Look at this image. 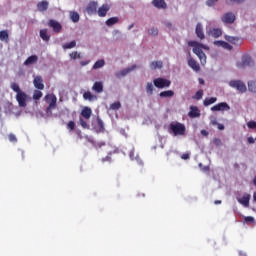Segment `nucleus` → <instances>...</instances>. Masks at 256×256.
Listing matches in <instances>:
<instances>
[{"label": "nucleus", "mask_w": 256, "mask_h": 256, "mask_svg": "<svg viewBox=\"0 0 256 256\" xmlns=\"http://www.w3.org/2000/svg\"><path fill=\"white\" fill-rule=\"evenodd\" d=\"M189 47H193V53L197 55L198 59H200L201 65H205L207 63V55L203 52V49H209V47L197 42V41H189Z\"/></svg>", "instance_id": "f257e3e1"}, {"label": "nucleus", "mask_w": 256, "mask_h": 256, "mask_svg": "<svg viewBox=\"0 0 256 256\" xmlns=\"http://www.w3.org/2000/svg\"><path fill=\"white\" fill-rule=\"evenodd\" d=\"M10 88L14 93H16V101L18 102L19 107H27V93L23 92L19 87V84L12 82Z\"/></svg>", "instance_id": "f03ea898"}, {"label": "nucleus", "mask_w": 256, "mask_h": 256, "mask_svg": "<svg viewBox=\"0 0 256 256\" xmlns=\"http://www.w3.org/2000/svg\"><path fill=\"white\" fill-rule=\"evenodd\" d=\"M187 128L184 124L176 122L169 125V133H173L174 137L185 135Z\"/></svg>", "instance_id": "7ed1b4c3"}, {"label": "nucleus", "mask_w": 256, "mask_h": 256, "mask_svg": "<svg viewBox=\"0 0 256 256\" xmlns=\"http://www.w3.org/2000/svg\"><path fill=\"white\" fill-rule=\"evenodd\" d=\"M229 87L236 89L238 93H247V85H245V82L241 80H231L229 82Z\"/></svg>", "instance_id": "20e7f679"}, {"label": "nucleus", "mask_w": 256, "mask_h": 256, "mask_svg": "<svg viewBox=\"0 0 256 256\" xmlns=\"http://www.w3.org/2000/svg\"><path fill=\"white\" fill-rule=\"evenodd\" d=\"M154 87L157 89H167L171 87V80L165 79V78H155L153 80Z\"/></svg>", "instance_id": "39448f33"}, {"label": "nucleus", "mask_w": 256, "mask_h": 256, "mask_svg": "<svg viewBox=\"0 0 256 256\" xmlns=\"http://www.w3.org/2000/svg\"><path fill=\"white\" fill-rule=\"evenodd\" d=\"M44 99L45 101H50L46 111L47 113H51V110L57 107V96H55V94H48L44 97Z\"/></svg>", "instance_id": "423d86ee"}, {"label": "nucleus", "mask_w": 256, "mask_h": 256, "mask_svg": "<svg viewBox=\"0 0 256 256\" xmlns=\"http://www.w3.org/2000/svg\"><path fill=\"white\" fill-rule=\"evenodd\" d=\"M235 19L236 17L233 12H227L222 16L221 21L222 23H226V25H231L235 23Z\"/></svg>", "instance_id": "0eeeda50"}, {"label": "nucleus", "mask_w": 256, "mask_h": 256, "mask_svg": "<svg viewBox=\"0 0 256 256\" xmlns=\"http://www.w3.org/2000/svg\"><path fill=\"white\" fill-rule=\"evenodd\" d=\"M48 26L53 29L54 33H61V31L63 30V26L57 20H49Z\"/></svg>", "instance_id": "6e6552de"}, {"label": "nucleus", "mask_w": 256, "mask_h": 256, "mask_svg": "<svg viewBox=\"0 0 256 256\" xmlns=\"http://www.w3.org/2000/svg\"><path fill=\"white\" fill-rule=\"evenodd\" d=\"M97 7H99V4L96 1H90L86 7V13L88 15H96Z\"/></svg>", "instance_id": "1a4fd4ad"}, {"label": "nucleus", "mask_w": 256, "mask_h": 256, "mask_svg": "<svg viewBox=\"0 0 256 256\" xmlns=\"http://www.w3.org/2000/svg\"><path fill=\"white\" fill-rule=\"evenodd\" d=\"M230 109L231 106L227 102H221L211 107V111H229Z\"/></svg>", "instance_id": "9d476101"}, {"label": "nucleus", "mask_w": 256, "mask_h": 256, "mask_svg": "<svg viewBox=\"0 0 256 256\" xmlns=\"http://www.w3.org/2000/svg\"><path fill=\"white\" fill-rule=\"evenodd\" d=\"M135 69H137V65L134 64L128 68L122 69L119 72H117L116 77L117 78L125 77V76L129 75V73H131V71H135Z\"/></svg>", "instance_id": "9b49d317"}, {"label": "nucleus", "mask_w": 256, "mask_h": 256, "mask_svg": "<svg viewBox=\"0 0 256 256\" xmlns=\"http://www.w3.org/2000/svg\"><path fill=\"white\" fill-rule=\"evenodd\" d=\"M111 6L109 4H103L101 7L98 8L97 14L99 17H107V13H109Z\"/></svg>", "instance_id": "f8f14e48"}, {"label": "nucleus", "mask_w": 256, "mask_h": 256, "mask_svg": "<svg viewBox=\"0 0 256 256\" xmlns=\"http://www.w3.org/2000/svg\"><path fill=\"white\" fill-rule=\"evenodd\" d=\"M253 65V60L250 56H243L242 62L237 64V67L244 68V67H251Z\"/></svg>", "instance_id": "ddd939ff"}, {"label": "nucleus", "mask_w": 256, "mask_h": 256, "mask_svg": "<svg viewBox=\"0 0 256 256\" xmlns=\"http://www.w3.org/2000/svg\"><path fill=\"white\" fill-rule=\"evenodd\" d=\"M238 203L240 205H243V207H249V201H251V195L250 194H244L241 198H237Z\"/></svg>", "instance_id": "4468645a"}, {"label": "nucleus", "mask_w": 256, "mask_h": 256, "mask_svg": "<svg viewBox=\"0 0 256 256\" xmlns=\"http://www.w3.org/2000/svg\"><path fill=\"white\" fill-rule=\"evenodd\" d=\"M34 87L36 89H39V91H43V89H45V84H43V78L41 76H36L34 78Z\"/></svg>", "instance_id": "2eb2a0df"}, {"label": "nucleus", "mask_w": 256, "mask_h": 256, "mask_svg": "<svg viewBox=\"0 0 256 256\" xmlns=\"http://www.w3.org/2000/svg\"><path fill=\"white\" fill-rule=\"evenodd\" d=\"M224 39L226 41H228V43H231L232 45H241V38L240 37L225 35Z\"/></svg>", "instance_id": "dca6fc26"}, {"label": "nucleus", "mask_w": 256, "mask_h": 256, "mask_svg": "<svg viewBox=\"0 0 256 256\" xmlns=\"http://www.w3.org/2000/svg\"><path fill=\"white\" fill-rule=\"evenodd\" d=\"M36 7L40 13H44V11L49 9V2L47 0L38 2Z\"/></svg>", "instance_id": "f3484780"}, {"label": "nucleus", "mask_w": 256, "mask_h": 256, "mask_svg": "<svg viewBox=\"0 0 256 256\" xmlns=\"http://www.w3.org/2000/svg\"><path fill=\"white\" fill-rule=\"evenodd\" d=\"M195 32L198 39L201 41L205 39V33L203 32V25L201 23H197Z\"/></svg>", "instance_id": "a211bd4d"}, {"label": "nucleus", "mask_w": 256, "mask_h": 256, "mask_svg": "<svg viewBox=\"0 0 256 256\" xmlns=\"http://www.w3.org/2000/svg\"><path fill=\"white\" fill-rule=\"evenodd\" d=\"M188 115L192 119H195L197 117H201V112L199 111V108L197 106H191Z\"/></svg>", "instance_id": "6ab92c4d"}, {"label": "nucleus", "mask_w": 256, "mask_h": 256, "mask_svg": "<svg viewBox=\"0 0 256 256\" xmlns=\"http://www.w3.org/2000/svg\"><path fill=\"white\" fill-rule=\"evenodd\" d=\"M152 5L156 9H167V3L165 0H153Z\"/></svg>", "instance_id": "aec40b11"}, {"label": "nucleus", "mask_w": 256, "mask_h": 256, "mask_svg": "<svg viewBox=\"0 0 256 256\" xmlns=\"http://www.w3.org/2000/svg\"><path fill=\"white\" fill-rule=\"evenodd\" d=\"M96 123L95 130L97 133H103L105 131V124L103 123V120L97 117Z\"/></svg>", "instance_id": "412c9836"}, {"label": "nucleus", "mask_w": 256, "mask_h": 256, "mask_svg": "<svg viewBox=\"0 0 256 256\" xmlns=\"http://www.w3.org/2000/svg\"><path fill=\"white\" fill-rule=\"evenodd\" d=\"M38 61H39V57L37 55H32L24 61V65L26 67L29 65H35V63H37Z\"/></svg>", "instance_id": "4be33fe9"}, {"label": "nucleus", "mask_w": 256, "mask_h": 256, "mask_svg": "<svg viewBox=\"0 0 256 256\" xmlns=\"http://www.w3.org/2000/svg\"><path fill=\"white\" fill-rule=\"evenodd\" d=\"M188 65L189 67H191V69H193V71H201V67L199 66V63L196 62L195 59L193 58H189L188 59Z\"/></svg>", "instance_id": "5701e85b"}, {"label": "nucleus", "mask_w": 256, "mask_h": 256, "mask_svg": "<svg viewBox=\"0 0 256 256\" xmlns=\"http://www.w3.org/2000/svg\"><path fill=\"white\" fill-rule=\"evenodd\" d=\"M92 91H94L95 93H103V82H95L92 86Z\"/></svg>", "instance_id": "b1692460"}, {"label": "nucleus", "mask_w": 256, "mask_h": 256, "mask_svg": "<svg viewBox=\"0 0 256 256\" xmlns=\"http://www.w3.org/2000/svg\"><path fill=\"white\" fill-rule=\"evenodd\" d=\"M174 95H175V92L173 90H166V91L160 92L159 97H161L162 99H169Z\"/></svg>", "instance_id": "393cba45"}, {"label": "nucleus", "mask_w": 256, "mask_h": 256, "mask_svg": "<svg viewBox=\"0 0 256 256\" xmlns=\"http://www.w3.org/2000/svg\"><path fill=\"white\" fill-rule=\"evenodd\" d=\"M92 113L93 111L89 107H84L81 111V115L84 117V119H91Z\"/></svg>", "instance_id": "a878e982"}, {"label": "nucleus", "mask_w": 256, "mask_h": 256, "mask_svg": "<svg viewBox=\"0 0 256 256\" xmlns=\"http://www.w3.org/2000/svg\"><path fill=\"white\" fill-rule=\"evenodd\" d=\"M83 99L86 101H95L97 100V96L93 95L90 91L84 92Z\"/></svg>", "instance_id": "bb28decb"}, {"label": "nucleus", "mask_w": 256, "mask_h": 256, "mask_svg": "<svg viewBox=\"0 0 256 256\" xmlns=\"http://www.w3.org/2000/svg\"><path fill=\"white\" fill-rule=\"evenodd\" d=\"M213 103H217V97L205 98L203 101L205 107H209V105H213Z\"/></svg>", "instance_id": "cd10ccee"}, {"label": "nucleus", "mask_w": 256, "mask_h": 256, "mask_svg": "<svg viewBox=\"0 0 256 256\" xmlns=\"http://www.w3.org/2000/svg\"><path fill=\"white\" fill-rule=\"evenodd\" d=\"M116 23H119V17H111L106 20L107 27H113V25H116Z\"/></svg>", "instance_id": "c85d7f7f"}, {"label": "nucleus", "mask_w": 256, "mask_h": 256, "mask_svg": "<svg viewBox=\"0 0 256 256\" xmlns=\"http://www.w3.org/2000/svg\"><path fill=\"white\" fill-rule=\"evenodd\" d=\"M163 68V62L162 61H153L150 64V69H162Z\"/></svg>", "instance_id": "c756f323"}, {"label": "nucleus", "mask_w": 256, "mask_h": 256, "mask_svg": "<svg viewBox=\"0 0 256 256\" xmlns=\"http://www.w3.org/2000/svg\"><path fill=\"white\" fill-rule=\"evenodd\" d=\"M40 37L44 41H49L51 39V36L47 33V29H41L40 30Z\"/></svg>", "instance_id": "7c9ffc66"}, {"label": "nucleus", "mask_w": 256, "mask_h": 256, "mask_svg": "<svg viewBox=\"0 0 256 256\" xmlns=\"http://www.w3.org/2000/svg\"><path fill=\"white\" fill-rule=\"evenodd\" d=\"M0 41L9 42V32H7V30L0 31Z\"/></svg>", "instance_id": "2f4dec72"}, {"label": "nucleus", "mask_w": 256, "mask_h": 256, "mask_svg": "<svg viewBox=\"0 0 256 256\" xmlns=\"http://www.w3.org/2000/svg\"><path fill=\"white\" fill-rule=\"evenodd\" d=\"M248 91L250 93H256V80L248 81Z\"/></svg>", "instance_id": "473e14b6"}, {"label": "nucleus", "mask_w": 256, "mask_h": 256, "mask_svg": "<svg viewBox=\"0 0 256 256\" xmlns=\"http://www.w3.org/2000/svg\"><path fill=\"white\" fill-rule=\"evenodd\" d=\"M211 35H212V37H214V39H219V37H221V35H223V32L219 28H214L211 31Z\"/></svg>", "instance_id": "72a5a7b5"}, {"label": "nucleus", "mask_w": 256, "mask_h": 256, "mask_svg": "<svg viewBox=\"0 0 256 256\" xmlns=\"http://www.w3.org/2000/svg\"><path fill=\"white\" fill-rule=\"evenodd\" d=\"M70 18L73 23H79V13L78 12H70Z\"/></svg>", "instance_id": "f704fd0d"}, {"label": "nucleus", "mask_w": 256, "mask_h": 256, "mask_svg": "<svg viewBox=\"0 0 256 256\" xmlns=\"http://www.w3.org/2000/svg\"><path fill=\"white\" fill-rule=\"evenodd\" d=\"M101 67H105V60L103 59L96 61L93 65V69H101Z\"/></svg>", "instance_id": "c9c22d12"}, {"label": "nucleus", "mask_w": 256, "mask_h": 256, "mask_svg": "<svg viewBox=\"0 0 256 256\" xmlns=\"http://www.w3.org/2000/svg\"><path fill=\"white\" fill-rule=\"evenodd\" d=\"M226 5H241L245 0H225Z\"/></svg>", "instance_id": "e433bc0d"}, {"label": "nucleus", "mask_w": 256, "mask_h": 256, "mask_svg": "<svg viewBox=\"0 0 256 256\" xmlns=\"http://www.w3.org/2000/svg\"><path fill=\"white\" fill-rule=\"evenodd\" d=\"M154 87H153V83L148 82L146 85V93L147 95H153V91H154Z\"/></svg>", "instance_id": "4c0bfd02"}, {"label": "nucleus", "mask_w": 256, "mask_h": 256, "mask_svg": "<svg viewBox=\"0 0 256 256\" xmlns=\"http://www.w3.org/2000/svg\"><path fill=\"white\" fill-rule=\"evenodd\" d=\"M74 47H77V42L75 40L63 45V49H73Z\"/></svg>", "instance_id": "58836bf2"}, {"label": "nucleus", "mask_w": 256, "mask_h": 256, "mask_svg": "<svg viewBox=\"0 0 256 256\" xmlns=\"http://www.w3.org/2000/svg\"><path fill=\"white\" fill-rule=\"evenodd\" d=\"M41 97H43V92H41L39 90H35L34 94H33L34 101H39V99H41Z\"/></svg>", "instance_id": "ea45409f"}, {"label": "nucleus", "mask_w": 256, "mask_h": 256, "mask_svg": "<svg viewBox=\"0 0 256 256\" xmlns=\"http://www.w3.org/2000/svg\"><path fill=\"white\" fill-rule=\"evenodd\" d=\"M110 109H112V111H117L119 109H121V102L117 101L114 102L110 105Z\"/></svg>", "instance_id": "a19ab883"}, {"label": "nucleus", "mask_w": 256, "mask_h": 256, "mask_svg": "<svg viewBox=\"0 0 256 256\" xmlns=\"http://www.w3.org/2000/svg\"><path fill=\"white\" fill-rule=\"evenodd\" d=\"M194 99H196L197 101H200V99H203V90H198L194 96Z\"/></svg>", "instance_id": "79ce46f5"}, {"label": "nucleus", "mask_w": 256, "mask_h": 256, "mask_svg": "<svg viewBox=\"0 0 256 256\" xmlns=\"http://www.w3.org/2000/svg\"><path fill=\"white\" fill-rule=\"evenodd\" d=\"M149 35H153L154 37H157L159 35V30L157 28H151L148 30Z\"/></svg>", "instance_id": "37998d69"}, {"label": "nucleus", "mask_w": 256, "mask_h": 256, "mask_svg": "<svg viewBox=\"0 0 256 256\" xmlns=\"http://www.w3.org/2000/svg\"><path fill=\"white\" fill-rule=\"evenodd\" d=\"M67 129H68L69 131H75V122H74V121H69V122L67 123Z\"/></svg>", "instance_id": "c03bdc74"}, {"label": "nucleus", "mask_w": 256, "mask_h": 256, "mask_svg": "<svg viewBox=\"0 0 256 256\" xmlns=\"http://www.w3.org/2000/svg\"><path fill=\"white\" fill-rule=\"evenodd\" d=\"M80 125L83 129H90L89 124L83 118H80Z\"/></svg>", "instance_id": "a18cd8bd"}, {"label": "nucleus", "mask_w": 256, "mask_h": 256, "mask_svg": "<svg viewBox=\"0 0 256 256\" xmlns=\"http://www.w3.org/2000/svg\"><path fill=\"white\" fill-rule=\"evenodd\" d=\"M8 139H9L10 143H17V136H15V134H13V133L8 135Z\"/></svg>", "instance_id": "49530a36"}, {"label": "nucleus", "mask_w": 256, "mask_h": 256, "mask_svg": "<svg viewBox=\"0 0 256 256\" xmlns=\"http://www.w3.org/2000/svg\"><path fill=\"white\" fill-rule=\"evenodd\" d=\"M70 59H81V54L78 52H72L70 53Z\"/></svg>", "instance_id": "de8ad7c7"}, {"label": "nucleus", "mask_w": 256, "mask_h": 256, "mask_svg": "<svg viewBox=\"0 0 256 256\" xmlns=\"http://www.w3.org/2000/svg\"><path fill=\"white\" fill-rule=\"evenodd\" d=\"M223 49H227V51H233V46L231 44L224 41V44L222 45Z\"/></svg>", "instance_id": "09e8293b"}, {"label": "nucleus", "mask_w": 256, "mask_h": 256, "mask_svg": "<svg viewBox=\"0 0 256 256\" xmlns=\"http://www.w3.org/2000/svg\"><path fill=\"white\" fill-rule=\"evenodd\" d=\"M244 221H245V223H254L255 218H253L252 216H246V217H244Z\"/></svg>", "instance_id": "8fccbe9b"}, {"label": "nucleus", "mask_w": 256, "mask_h": 256, "mask_svg": "<svg viewBox=\"0 0 256 256\" xmlns=\"http://www.w3.org/2000/svg\"><path fill=\"white\" fill-rule=\"evenodd\" d=\"M248 129H256V122L255 121H249L247 123Z\"/></svg>", "instance_id": "3c124183"}, {"label": "nucleus", "mask_w": 256, "mask_h": 256, "mask_svg": "<svg viewBox=\"0 0 256 256\" xmlns=\"http://www.w3.org/2000/svg\"><path fill=\"white\" fill-rule=\"evenodd\" d=\"M217 1H219V0H207L206 5L208 7H214V5L217 3Z\"/></svg>", "instance_id": "603ef678"}, {"label": "nucleus", "mask_w": 256, "mask_h": 256, "mask_svg": "<svg viewBox=\"0 0 256 256\" xmlns=\"http://www.w3.org/2000/svg\"><path fill=\"white\" fill-rule=\"evenodd\" d=\"M224 43H225V41H223V40L214 41V45H216V47H223Z\"/></svg>", "instance_id": "864d4df0"}, {"label": "nucleus", "mask_w": 256, "mask_h": 256, "mask_svg": "<svg viewBox=\"0 0 256 256\" xmlns=\"http://www.w3.org/2000/svg\"><path fill=\"white\" fill-rule=\"evenodd\" d=\"M213 143H214V145H217V147H219V145H221V139H219V138H215L214 140H213Z\"/></svg>", "instance_id": "5fc2aeb1"}, {"label": "nucleus", "mask_w": 256, "mask_h": 256, "mask_svg": "<svg viewBox=\"0 0 256 256\" xmlns=\"http://www.w3.org/2000/svg\"><path fill=\"white\" fill-rule=\"evenodd\" d=\"M201 135H203V137H208L209 132L207 130H201Z\"/></svg>", "instance_id": "6e6d98bb"}, {"label": "nucleus", "mask_w": 256, "mask_h": 256, "mask_svg": "<svg viewBox=\"0 0 256 256\" xmlns=\"http://www.w3.org/2000/svg\"><path fill=\"white\" fill-rule=\"evenodd\" d=\"M6 105H7L8 111L12 112L13 111V104L7 103Z\"/></svg>", "instance_id": "4d7b16f0"}, {"label": "nucleus", "mask_w": 256, "mask_h": 256, "mask_svg": "<svg viewBox=\"0 0 256 256\" xmlns=\"http://www.w3.org/2000/svg\"><path fill=\"white\" fill-rule=\"evenodd\" d=\"M217 125V127H218V129L220 130V131H223L224 129H225V126L223 125V124H216Z\"/></svg>", "instance_id": "13d9d810"}, {"label": "nucleus", "mask_w": 256, "mask_h": 256, "mask_svg": "<svg viewBox=\"0 0 256 256\" xmlns=\"http://www.w3.org/2000/svg\"><path fill=\"white\" fill-rule=\"evenodd\" d=\"M247 141H248V143H250V144L255 143V139H253V137H248Z\"/></svg>", "instance_id": "bf43d9fd"}, {"label": "nucleus", "mask_w": 256, "mask_h": 256, "mask_svg": "<svg viewBox=\"0 0 256 256\" xmlns=\"http://www.w3.org/2000/svg\"><path fill=\"white\" fill-rule=\"evenodd\" d=\"M181 159L187 160L189 159V154H182Z\"/></svg>", "instance_id": "052dcab7"}, {"label": "nucleus", "mask_w": 256, "mask_h": 256, "mask_svg": "<svg viewBox=\"0 0 256 256\" xmlns=\"http://www.w3.org/2000/svg\"><path fill=\"white\" fill-rule=\"evenodd\" d=\"M102 161H103V163H105V161H111V158H110V156H106V157L102 158Z\"/></svg>", "instance_id": "680f3d73"}, {"label": "nucleus", "mask_w": 256, "mask_h": 256, "mask_svg": "<svg viewBox=\"0 0 256 256\" xmlns=\"http://www.w3.org/2000/svg\"><path fill=\"white\" fill-rule=\"evenodd\" d=\"M80 65H81L82 67H85V65H89V62H88V61H81V62H80Z\"/></svg>", "instance_id": "e2e57ef3"}, {"label": "nucleus", "mask_w": 256, "mask_h": 256, "mask_svg": "<svg viewBox=\"0 0 256 256\" xmlns=\"http://www.w3.org/2000/svg\"><path fill=\"white\" fill-rule=\"evenodd\" d=\"M202 171H204V172L209 171V166H205L204 168H202Z\"/></svg>", "instance_id": "0e129e2a"}, {"label": "nucleus", "mask_w": 256, "mask_h": 256, "mask_svg": "<svg viewBox=\"0 0 256 256\" xmlns=\"http://www.w3.org/2000/svg\"><path fill=\"white\" fill-rule=\"evenodd\" d=\"M211 124H212V125H218L217 120H215V119H214V120H211Z\"/></svg>", "instance_id": "69168bd1"}, {"label": "nucleus", "mask_w": 256, "mask_h": 256, "mask_svg": "<svg viewBox=\"0 0 256 256\" xmlns=\"http://www.w3.org/2000/svg\"><path fill=\"white\" fill-rule=\"evenodd\" d=\"M253 199H254V201H256V192H254V194H253Z\"/></svg>", "instance_id": "338daca9"}, {"label": "nucleus", "mask_w": 256, "mask_h": 256, "mask_svg": "<svg viewBox=\"0 0 256 256\" xmlns=\"http://www.w3.org/2000/svg\"><path fill=\"white\" fill-rule=\"evenodd\" d=\"M253 183H254V185H255V187H256V176H255L254 179H253Z\"/></svg>", "instance_id": "774afa93"}]
</instances>
